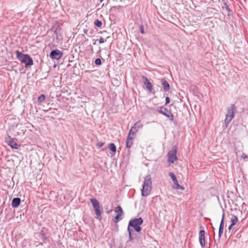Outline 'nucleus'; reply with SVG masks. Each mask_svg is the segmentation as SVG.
<instances>
[{
	"instance_id": "nucleus-8",
	"label": "nucleus",
	"mask_w": 248,
	"mask_h": 248,
	"mask_svg": "<svg viewBox=\"0 0 248 248\" xmlns=\"http://www.w3.org/2000/svg\"><path fill=\"white\" fill-rule=\"evenodd\" d=\"M163 109L164 110H162V108L161 107L158 111L160 113L165 115L170 121H172L173 120V115L172 113L166 108H163Z\"/></svg>"
},
{
	"instance_id": "nucleus-19",
	"label": "nucleus",
	"mask_w": 248,
	"mask_h": 248,
	"mask_svg": "<svg viewBox=\"0 0 248 248\" xmlns=\"http://www.w3.org/2000/svg\"><path fill=\"white\" fill-rule=\"evenodd\" d=\"M238 221L237 217L235 216H232L231 218V224L232 225H234L236 224Z\"/></svg>"
},
{
	"instance_id": "nucleus-10",
	"label": "nucleus",
	"mask_w": 248,
	"mask_h": 248,
	"mask_svg": "<svg viewBox=\"0 0 248 248\" xmlns=\"http://www.w3.org/2000/svg\"><path fill=\"white\" fill-rule=\"evenodd\" d=\"M142 78L144 80V84L146 86V88L148 89L149 92L153 94L155 93V91L153 88L152 84L150 82H149V80L146 77H142Z\"/></svg>"
},
{
	"instance_id": "nucleus-1",
	"label": "nucleus",
	"mask_w": 248,
	"mask_h": 248,
	"mask_svg": "<svg viewBox=\"0 0 248 248\" xmlns=\"http://www.w3.org/2000/svg\"><path fill=\"white\" fill-rule=\"evenodd\" d=\"M142 223L143 219L141 217L136 218L130 220L129 221L127 230L130 240L132 239L131 235L132 230H131L130 227H131L133 228L135 231L139 232L141 231V228L140 227V225L142 224Z\"/></svg>"
},
{
	"instance_id": "nucleus-14",
	"label": "nucleus",
	"mask_w": 248,
	"mask_h": 248,
	"mask_svg": "<svg viewBox=\"0 0 248 248\" xmlns=\"http://www.w3.org/2000/svg\"><path fill=\"white\" fill-rule=\"evenodd\" d=\"M21 202V200L19 198H15L13 199L12 202V206L13 207L16 208L17 207Z\"/></svg>"
},
{
	"instance_id": "nucleus-33",
	"label": "nucleus",
	"mask_w": 248,
	"mask_h": 248,
	"mask_svg": "<svg viewBox=\"0 0 248 248\" xmlns=\"http://www.w3.org/2000/svg\"><path fill=\"white\" fill-rule=\"evenodd\" d=\"M104 0H99L100 2H102Z\"/></svg>"
},
{
	"instance_id": "nucleus-28",
	"label": "nucleus",
	"mask_w": 248,
	"mask_h": 248,
	"mask_svg": "<svg viewBox=\"0 0 248 248\" xmlns=\"http://www.w3.org/2000/svg\"><path fill=\"white\" fill-rule=\"evenodd\" d=\"M223 229L219 228V231H218V236H219V238H220L222 234L223 233Z\"/></svg>"
},
{
	"instance_id": "nucleus-15",
	"label": "nucleus",
	"mask_w": 248,
	"mask_h": 248,
	"mask_svg": "<svg viewBox=\"0 0 248 248\" xmlns=\"http://www.w3.org/2000/svg\"><path fill=\"white\" fill-rule=\"evenodd\" d=\"M234 111L235 108L234 105H232L231 106L228 108L227 112L226 115H228L229 116L234 115Z\"/></svg>"
},
{
	"instance_id": "nucleus-25",
	"label": "nucleus",
	"mask_w": 248,
	"mask_h": 248,
	"mask_svg": "<svg viewBox=\"0 0 248 248\" xmlns=\"http://www.w3.org/2000/svg\"><path fill=\"white\" fill-rule=\"evenodd\" d=\"M96 215L97 216V217H101V210H100V207H98L97 208L94 209Z\"/></svg>"
},
{
	"instance_id": "nucleus-29",
	"label": "nucleus",
	"mask_w": 248,
	"mask_h": 248,
	"mask_svg": "<svg viewBox=\"0 0 248 248\" xmlns=\"http://www.w3.org/2000/svg\"><path fill=\"white\" fill-rule=\"evenodd\" d=\"M103 145H104V143L101 142H99L97 143V146L99 148L102 147V146H103Z\"/></svg>"
},
{
	"instance_id": "nucleus-20",
	"label": "nucleus",
	"mask_w": 248,
	"mask_h": 248,
	"mask_svg": "<svg viewBox=\"0 0 248 248\" xmlns=\"http://www.w3.org/2000/svg\"><path fill=\"white\" fill-rule=\"evenodd\" d=\"M174 185H175V186H174L173 187V188H174V189H180V190H184L185 189V187L183 186L180 185L178 184V182H177L176 184H174Z\"/></svg>"
},
{
	"instance_id": "nucleus-31",
	"label": "nucleus",
	"mask_w": 248,
	"mask_h": 248,
	"mask_svg": "<svg viewBox=\"0 0 248 248\" xmlns=\"http://www.w3.org/2000/svg\"><path fill=\"white\" fill-rule=\"evenodd\" d=\"M140 31L142 34H143L144 33V29L142 27H140Z\"/></svg>"
},
{
	"instance_id": "nucleus-30",
	"label": "nucleus",
	"mask_w": 248,
	"mask_h": 248,
	"mask_svg": "<svg viewBox=\"0 0 248 248\" xmlns=\"http://www.w3.org/2000/svg\"><path fill=\"white\" fill-rule=\"evenodd\" d=\"M165 100H166V103H165L166 104H169L170 102V99L169 97H166Z\"/></svg>"
},
{
	"instance_id": "nucleus-32",
	"label": "nucleus",
	"mask_w": 248,
	"mask_h": 248,
	"mask_svg": "<svg viewBox=\"0 0 248 248\" xmlns=\"http://www.w3.org/2000/svg\"><path fill=\"white\" fill-rule=\"evenodd\" d=\"M233 225H232V224H231V225H230V226L229 227V230H231L232 228V227L233 226Z\"/></svg>"
},
{
	"instance_id": "nucleus-7",
	"label": "nucleus",
	"mask_w": 248,
	"mask_h": 248,
	"mask_svg": "<svg viewBox=\"0 0 248 248\" xmlns=\"http://www.w3.org/2000/svg\"><path fill=\"white\" fill-rule=\"evenodd\" d=\"M114 212L116 214V216L114 217V222L115 223H118L120 220L123 219L124 212L120 206L116 207L114 209Z\"/></svg>"
},
{
	"instance_id": "nucleus-2",
	"label": "nucleus",
	"mask_w": 248,
	"mask_h": 248,
	"mask_svg": "<svg viewBox=\"0 0 248 248\" xmlns=\"http://www.w3.org/2000/svg\"><path fill=\"white\" fill-rule=\"evenodd\" d=\"M152 182L151 176L148 174L144 177L142 189H141V195L143 197L148 196L152 189Z\"/></svg>"
},
{
	"instance_id": "nucleus-6",
	"label": "nucleus",
	"mask_w": 248,
	"mask_h": 248,
	"mask_svg": "<svg viewBox=\"0 0 248 248\" xmlns=\"http://www.w3.org/2000/svg\"><path fill=\"white\" fill-rule=\"evenodd\" d=\"M177 148L175 146H173L172 149L168 153V162L170 164L173 163L178 158L176 156Z\"/></svg>"
},
{
	"instance_id": "nucleus-5",
	"label": "nucleus",
	"mask_w": 248,
	"mask_h": 248,
	"mask_svg": "<svg viewBox=\"0 0 248 248\" xmlns=\"http://www.w3.org/2000/svg\"><path fill=\"white\" fill-rule=\"evenodd\" d=\"M5 141L8 145L13 149H17L20 147V145L17 142V140L16 138H11L10 136H7Z\"/></svg>"
},
{
	"instance_id": "nucleus-12",
	"label": "nucleus",
	"mask_w": 248,
	"mask_h": 248,
	"mask_svg": "<svg viewBox=\"0 0 248 248\" xmlns=\"http://www.w3.org/2000/svg\"><path fill=\"white\" fill-rule=\"evenodd\" d=\"M135 138L128 135L126 140V147L130 148L133 145V141Z\"/></svg>"
},
{
	"instance_id": "nucleus-24",
	"label": "nucleus",
	"mask_w": 248,
	"mask_h": 248,
	"mask_svg": "<svg viewBox=\"0 0 248 248\" xmlns=\"http://www.w3.org/2000/svg\"><path fill=\"white\" fill-rule=\"evenodd\" d=\"M224 216H225L224 213H223L222 214V217L221 220L220 226H219V228L220 229H223V228H224Z\"/></svg>"
},
{
	"instance_id": "nucleus-22",
	"label": "nucleus",
	"mask_w": 248,
	"mask_h": 248,
	"mask_svg": "<svg viewBox=\"0 0 248 248\" xmlns=\"http://www.w3.org/2000/svg\"><path fill=\"white\" fill-rule=\"evenodd\" d=\"M94 24L95 26H96L98 28H101L102 25V22L98 19L95 20L94 22Z\"/></svg>"
},
{
	"instance_id": "nucleus-23",
	"label": "nucleus",
	"mask_w": 248,
	"mask_h": 248,
	"mask_svg": "<svg viewBox=\"0 0 248 248\" xmlns=\"http://www.w3.org/2000/svg\"><path fill=\"white\" fill-rule=\"evenodd\" d=\"M46 98V96L44 94H42L38 98V102L40 103L43 102Z\"/></svg>"
},
{
	"instance_id": "nucleus-21",
	"label": "nucleus",
	"mask_w": 248,
	"mask_h": 248,
	"mask_svg": "<svg viewBox=\"0 0 248 248\" xmlns=\"http://www.w3.org/2000/svg\"><path fill=\"white\" fill-rule=\"evenodd\" d=\"M108 148L113 152H115L116 151V148L115 145H114V144L112 143L109 144Z\"/></svg>"
},
{
	"instance_id": "nucleus-18",
	"label": "nucleus",
	"mask_w": 248,
	"mask_h": 248,
	"mask_svg": "<svg viewBox=\"0 0 248 248\" xmlns=\"http://www.w3.org/2000/svg\"><path fill=\"white\" fill-rule=\"evenodd\" d=\"M169 175L171 178L174 184H175L178 182L175 175L173 172H170L169 173Z\"/></svg>"
},
{
	"instance_id": "nucleus-4",
	"label": "nucleus",
	"mask_w": 248,
	"mask_h": 248,
	"mask_svg": "<svg viewBox=\"0 0 248 248\" xmlns=\"http://www.w3.org/2000/svg\"><path fill=\"white\" fill-rule=\"evenodd\" d=\"M142 127L143 124L141 123L140 121H138L135 124H134L133 126L131 128L128 132V135H130V136L135 138L139 129L141 128Z\"/></svg>"
},
{
	"instance_id": "nucleus-3",
	"label": "nucleus",
	"mask_w": 248,
	"mask_h": 248,
	"mask_svg": "<svg viewBox=\"0 0 248 248\" xmlns=\"http://www.w3.org/2000/svg\"><path fill=\"white\" fill-rule=\"evenodd\" d=\"M17 58L26 66H31L33 65V60L32 58L27 54H22L21 52L17 51L16 52Z\"/></svg>"
},
{
	"instance_id": "nucleus-11",
	"label": "nucleus",
	"mask_w": 248,
	"mask_h": 248,
	"mask_svg": "<svg viewBox=\"0 0 248 248\" xmlns=\"http://www.w3.org/2000/svg\"><path fill=\"white\" fill-rule=\"evenodd\" d=\"M199 241L202 247L205 245V232L204 230H201L199 232Z\"/></svg>"
},
{
	"instance_id": "nucleus-9",
	"label": "nucleus",
	"mask_w": 248,
	"mask_h": 248,
	"mask_svg": "<svg viewBox=\"0 0 248 248\" xmlns=\"http://www.w3.org/2000/svg\"><path fill=\"white\" fill-rule=\"evenodd\" d=\"M62 53L58 49L51 51L50 54V57L52 59L59 60L62 56Z\"/></svg>"
},
{
	"instance_id": "nucleus-26",
	"label": "nucleus",
	"mask_w": 248,
	"mask_h": 248,
	"mask_svg": "<svg viewBox=\"0 0 248 248\" xmlns=\"http://www.w3.org/2000/svg\"><path fill=\"white\" fill-rule=\"evenodd\" d=\"M101 60L99 58H97L95 60V64L97 65H101Z\"/></svg>"
},
{
	"instance_id": "nucleus-13",
	"label": "nucleus",
	"mask_w": 248,
	"mask_h": 248,
	"mask_svg": "<svg viewBox=\"0 0 248 248\" xmlns=\"http://www.w3.org/2000/svg\"><path fill=\"white\" fill-rule=\"evenodd\" d=\"M161 84L165 92L169 91L170 89L169 83L165 79H161Z\"/></svg>"
},
{
	"instance_id": "nucleus-17",
	"label": "nucleus",
	"mask_w": 248,
	"mask_h": 248,
	"mask_svg": "<svg viewBox=\"0 0 248 248\" xmlns=\"http://www.w3.org/2000/svg\"><path fill=\"white\" fill-rule=\"evenodd\" d=\"M234 115L229 116L228 115H226V118L225 119V123L226 125V127L228 126L229 124L231 122L232 119L234 118Z\"/></svg>"
},
{
	"instance_id": "nucleus-16",
	"label": "nucleus",
	"mask_w": 248,
	"mask_h": 248,
	"mask_svg": "<svg viewBox=\"0 0 248 248\" xmlns=\"http://www.w3.org/2000/svg\"><path fill=\"white\" fill-rule=\"evenodd\" d=\"M90 201L93 205L94 209L100 207V204L98 201L95 198H92L90 199Z\"/></svg>"
},
{
	"instance_id": "nucleus-27",
	"label": "nucleus",
	"mask_w": 248,
	"mask_h": 248,
	"mask_svg": "<svg viewBox=\"0 0 248 248\" xmlns=\"http://www.w3.org/2000/svg\"><path fill=\"white\" fill-rule=\"evenodd\" d=\"M106 41H107V39L104 40L103 38H102V37H100L99 39V42L100 44L104 43H105Z\"/></svg>"
}]
</instances>
